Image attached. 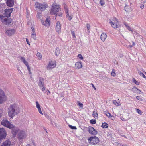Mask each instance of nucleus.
Here are the masks:
<instances>
[{
  "mask_svg": "<svg viewBox=\"0 0 146 146\" xmlns=\"http://www.w3.org/2000/svg\"><path fill=\"white\" fill-rule=\"evenodd\" d=\"M19 113V110L15 104H12L8 108V114L9 117L13 118L15 115Z\"/></svg>",
  "mask_w": 146,
  "mask_h": 146,
  "instance_id": "obj_1",
  "label": "nucleus"
},
{
  "mask_svg": "<svg viewBox=\"0 0 146 146\" xmlns=\"http://www.w3.org/2000/svg\"><path fill=\"white\" fill-rule=\"evenodd\" d=\"M88 142L90 144L94 145H97L99 144L100 142L99 138L95 136H91L88 139Z\"/></svg>",
  "mask_w": 146,
  "mask_h": 146,
  "instance_id": "obj_2",
  "label": "nucleus"
},
{
  "mask_svg": "<svg viewBox=\"0 0 146 146\" xmlns=\"http://www.w3.org/2000/svg\"><path fill=\"white\" fill-rule=\"evenodd\" d=\"M38 82V85L40 87L42 91L44 93H45L46 92H44L45 90V88L44 86V79L43 78L40 77L39 78Z\"/></svg>",
  "mask_w": 146,
  "mask_h": 146,
  "instance_id": "obj_3",
  "label": "nucleus"
},
{
  "mask_svg": "<svg viewBox=\"0 0 146 146\" xmlns=\"http://www.w3.org/2000/svg\"><path fill=\"white\" fill-rule=\"evenodd\" d=\"M60 8L58 5H52V6L51 12V13L52 15H54L57 12L60 11Z\"/></svg>",
  "mask_w": 146,
  "mask_h": 146,
  "instance_id": "obj_4",
  "label": "nucleus"
},
{
  "mask_svg": "<svg viewBox=\"0 0 146 146\" xmlns=\"http://www.w3.org/2000/svg\"><path fill=\"white\" fill-rule=\"evenodd\" d=\"M6 136V133L5 130L3 128H0V143L2 139L5 138Z\"/></svg>",
  "mask_w": 146,
  "mask_h": 146,
  "instance_id": "obj_5",
  "label": "nucleus"
},
{
  "mask_svg": "<svg viewBox=\"0 0 146 146\" xmlns=\"http://www.w3.org/2000/svg\"><path fill=\"white\" fill-rule=\"evenodd\" d=\"M1 124L2 125L9 128L10 127L13 126V125L11 124L6 119H3L2 120Z\"/></svg>",
  "mask_w": 146,
  "mask_h": 146,
  "instance_id": "obj_6",
  "label": "nucleus"
},
{
  "mask_svg": "<svg viewBox=\"0 0 146 146\" xmlns=\"http://www.w3.org/2000/svg\"><path fill=\"white\" fill-rule=\"evenodd\" d=\"M13 8L6 9L4 10V14L5 17H10L11 13L13 11Z\"/></svg>",
  "mask_w": 146,
  "mask_h": 146,
  "instance_id": "obj_7",
  "label": "nucleus"
},
{
  "mask_svg": "<svg viewBox=\"0 0 146 146\" xmlns=\"http://www.w3.org/2000/svg\"><path fill=\"white\" fill-rule=\"evenodd\" d=\"M6 100L5 96L3 91L0 89V104L2 103Z\"/></svg>",
  "mask_w": 146,
  "mask_h": 146,
  "instance_id": "obj_8",
  "label": "nucleus"
},
{
  "mask_svg": "<svg viewBox=\"0 0 146 146\" xmlns=\"http://www.w3.org/2000/svg\"><path fill=\"white\" fill-rule=\"evenodd\" d=\"M9 128L11 129V132L14 137L16 135L18 132L19 129L13 125L12 127H10Z\"/></svg>",
  "mask_w": 146,
  "mask_h": 146,
  "instance_id": "obj_9",
  "label": "nucleus"
},
{
  "mask_svg": "<svg viewBox=\"0 0 146 146\" xmlns=\"http://www.w3.org/2000/svg\"><path fill=\"white\" fill-rule=\"evenodd\" d=\"M88 129L89 133L92 135H95L98 133V132L92 127H88Z\"/></svg>",
  "mask_w": 146,
  "mask_h": 146,
  "instance_id": "obj_10",
  "label": "nucleus"
},
{
  "mask_svg": "<svg viewBox=\"0 0 146 146\" xmlns=\"http://www.w3.org/2000/svg\"><path fill=\"white\" fill-rule=\"evenodd\" d=\"M64 8L65 9L67 18L69 20H70L72 19V17L69 15L68 13V8L66 5H64Z\"/></svg>",
  "mask_w": 146,
  "mask_h": 146,
  "instance_id": "obj_11",
  "label": "nucleus"
},
{
  "mask_svg": "<svg viewBox=\"0 0 146 146\" xmlns=\"http://www.w3.org/2000/svg\"><path fill=\"white\" fill-rule=\"evenodd\" d=\"M56 65V64L53 62L52 61H50L47 67V69L50 70L51 69H52L55 67Z\"/></svg>",
  "mask_w": 146,
  "mask_h": 146,
  "instance_id": "obj_12",
  "label": "nucleus"
},
{
  "mask_svg": "<svg viewBox=\"0 0 146 146\" xmlns=\"http://www.w3.org/2000/svg\"><path fill=\"white\" fill-rule=\"evenodd\" d=\"M6 3L7 6L12 7L14 5V0H7Z\"/></svg>",
  "mask_w": 146,
  "mask_h": 146,
  "instance_id": "obj_13",
  "label": "nucleus"
},
{
  "mask_svg": "<svg viewBox=\"0 0 146 146\" xmlns=\"http://www.w3.org/2000/svg\"><path fill=\"white\" fill-rule=\"evenodd\" d=\"M61 25L59 21L57 22L56 27V30L57 32L59 33L61 31Z\"/></svg>",
  "mask_w": 146,
  "mask_h": 146,
  "instance_id": "obj_14",
  "label": "nucleus"
},
{
  "mask_svg": "<svg viewBox=\"0 0 146 146\" xmlns=\"http://www.w3.org/2000/svg\"><path fill=\"white\" fill-rule=\"evenodd\" d=\"M18 136L19 138L20 139H23L24 138L26 137V135L25 132L23 131H21L19 133L18 135Z\"/></svg>",
  "mask_w": 146,
  "mask_h": 146,
  "instance_id": "obj_15",
  "label": "nucleus"
},
{
  "mask_svg": "<svg viewBox=\"0 0 146 146\" xmlns=\"http://www.w3.org/2000/svg\"><path fill=\"white\" fill-rule=\"evenodd\" d=\"M15 32L14 29H10L6 30L5 33L7 34L9 36H11L14 34Z\"/></svg>",
  "mask_w": 146,
  "mask_h": 146,
  "instance_id": "obj_16",
  "label": "nucleus"
},
{
  "mask_svg": "<svg viewBox=\"0 0 146 146\" xmlns=\"http://www.w3.org/2000/svg\"><path fill=\"white\" fill-rule=\"evenodd\" d=\"M11 144L10 141L9 140H6L4 142L1 146H10Z\"/></svg>",
  "mask_w": 146,
  "mask_h": 146,
  "instance_id": "obj_17",
  "label": "nucleus"
},
{
  "mask_svg": "<svg viewBox=\"0 0 146 146\" xmlns=\"http://www.w3.org/2000/svg\"><path fill=\"white\" fill-rule=\"evenodd\" d=\"M42 24L46 27H48L50 26V21L48 18H47L44 22L42 21Z\"/></svg>",
  "mask_w": 146,
  "mask_h": 146,
  "instance_id": "obj_18",
  "label": "nucleus"
},
{
  "mask_svg": "<svg viewBox=\"0 0 146 146\" xmlns=\"http://www.w3.org/2000/svg\"><path fill=\"white\" fill-rule=\"evenodd\" d=\"M47 7L48 5L46 4H41L39 9H40V10L42 11H44L45 9Z\"/></svg>",
  "mask_w": 146,
  "mask_h": 146,
  "instance_id": "obj_19",
  "label": "nucleus"
},
{
  "mask_svg": "<svg viewBox=\"0 0 146 146\" xmlns=\"http://www.w3.org/2000/svg\"><path fill=\"white\" fill-rule=\"evenodd\" d=\"M76 68L80 69L82 67V65L81 62H77L75 64Z\"/></svg>",
  "mask_w": 146,
  "mask_h": 146,
  "instance_id": "obj_20",
  "label": "nucleus"
},
{
  "mask_svg": "<svg viewBox=\"0 0 146 146\" xmlns=\"http://www.w3.org/2000/svg\"><path fill=\"white\" fill-rule=\"evenodd\" d=\"M107 35L106 33H102L100 37L101 39L102 40L103 42L104 41L105 39L107 37Z\"/></svg>",
  "mask_w": 146,
  "mask_h": 146,
  "instance_id": "obj_21",
  "label": "nucleus"
},
{
  "mask_svg": "<svg viewBox=\"0 0 146 146\" xmlns=\"http://www.w3.org/2000/svg\"><path fill=\"white\" fill-rule=\"evenodd\" d=\"M110 23L113 28H116L118 27V25L117 24V23L116 22L115 23L110 21Z\"/></svg>",
  "mask_w": 146,
  "mask_h": 146,
  "instance_id": "obj_22",
  "label": "nucleus"
},
{
  "mask_svg": "<svg viewBox=\"0 0 146 146\" xmlns=\"http://www.w3.org/2000/svg\"><path fill=\"white\" fill-rule=\"evenodd\" d=\"M5 16H3V15H0V18H1V20L2 22H6L7 23V19L6 18L3 19V18H4L5 17Z\"/></svg>",
  "mask_w": 146,
  "mask_h": 146,
  "instance_id": "obj_23",
  "label": "nucleus"
},
{
  "mask_svg": "<svg viewBox=\"0 0 146 146\" xmlns=\"http://www.w3.org/2000/svg\"><path fill=\"white\" fill-rule=\"evenodd\" d=\"M59 48H56V50L55 51V55L56 56H58L60 53V50Z\"/></svg>",
  "mask_w": 146,
  "mask_h": 146,
  "instance_id": "obj_24",
  "label": "nucleus"
},
{
  "mask_svg": "<svg viewBox=\"0 0 146 146\" xmlns=\"http://www.w3.org/2000/svg\"><path fill=\"white\" fill-rule=\"evenodd\" d=\"M108 124L106 123H102L101 127L102 128H106L108 127Z\"/></svg>",
  "mask_w": 146,
  "mask_h": 146,
  "instance_id": "obj_25",
  "label": "nucleus"
},
{
  "mask_svg": "<svg viewBox=\"0 0 146 146\" xmlns=\"http://www.w3.org/2000/svg\"><path fill=\"white\" fill-rule=\"evenodd\" d=\"M31 37L35 40L36 39V35L35 33H32L31 34Z\"/></svg>",
  "mask_w": 146,
  "mask_h": 146,
  "instance_id": "obj_26",
  "label": "nucleus"
},
{
  "mask_svg": "<svg viewBox=\"0 0 146 146\" xmlns=\"http://www.w3.org/2000/svg\"><path fill=\"white\" fill-rule=\"evenodd\" d=\"M138 73L140 75V76H142L144 78H145L146 79V77L141 71L138 70Z\"/></svg>",
  "mask_w": 146,
  "mask_h": 146,
  "instance_id": "obj_27",
  "label": "nucleus"
},
{
  "mask_svg": "<svg viewBox=\"0 0 146 146\" xmlns=\"http://www.w3.org/2000/svg\"><path fill=\"white\" fill-rule=\"evenodd\" d=\"M96 121L95 119H92L90 121V123L94 124L96 123Z\"/></svg>",
  "mask_w": 146,
  "mask_h": 146,
  "instance_id": "obj_28",
  "label": "nucleus"
},
{
  "mask_svg": "<svg viewBox=\"0 0 146 146\" xmlns=\"http://www.w3.org/2000/svg\"><path fill=\"white\" fill-rule=\"evenodd\" d=\"M93 116L95 118H97L98 117V114L94 111L93 113Z\"/></svg>",
  "mask_w": 146,
  "mask_h": 146,
  "instance_id": "obj_29",
  "label": "nucleus"
},
{
  "mask_svg": "<svg viewBox=\"0 0 146 146\" xmlns=\"http://www.w3.org/2000/svg\"><path fill=\"white\" fill-rule=\"evenodd\" d=\"M133 82L137 85H139L140 83L136 80L135 78L133 79Z\"/></svg>",
  "mask_w": 146,
  "mask_h": 146,
  "instance_id": "obj_30",
  "label": "nucleus"
},
{
  "mask_svg": "<svg viewBox=\"0 0 146 146\" xmlns=\"http://www.w3.org/2000/svg\"><path fill=\"white\" fill-rule=\"evenodd\" d=\"M138 90L139 92H141V91L139 90V89L137 88L136 87L134 86L133 88H132V91L133 92H135L136 91H137V90Z\"/></svg>",
  "mask_w": 146,
  "mask_h": 146,
  "instance_id": "obj_31",
  "label": "nucleus"
},
{
  "mask_svg": "<svg viewBox=\"0 0 146 146\" xmlns=\"http://www.w3.org/2000/svg\"><path fill=\"white\" fill-rule=\"evenodd\" d=\"M113 103L115 105H116L119 106L120 105V102H117L116 100H115L114 101Z\"/></svg>",
  "mask_w": 146,
  "mask_h": 146,
  "instance_id": "obj_32",
  "label": "nucleus"
},
{
  "mask_svg": "<svg viewBox=\"0 0 146 146\" xmlns=\"http://www.w3.org/2000/svg\"><path fill=\"white\" fill-rule=\"evenodd\" d=\"M78 105L81 108H82L83 106V104L81 103L80 102L78 101Z\"/></svg>",
  "mask_w": 146,
  "mask_h": 146,
  "instance_id": "obj_33",
  "label": "nucleus"
},
{
  "mask_svg": "<svg viewBox=\"0 0 146 146\" xmlns=\"http://www.w3.org/2000/svg\"><path fill=\"white\" fill-rule=\"evenodd\" d=\"M35 5L36 7L37 8H38L39 9L40 7V5H41V4H40V3H39L38 2H36L35 3Z\"/></svg>",
  "mask_w": 146,
  "mask_h": 146,
  "instance_id": "obj_34",
  "label": "nucleus"
},
{
  "mask_svg": "<svg viewBox=\"0 0 146 146\" xmlns=\"http://www.w3.org/2000/svg\"><path fill=\"white\" fill-rule=\"evenodd\" d=\"M36 56L39 59L42 58V55L40 53L38 52L36 54Z\"/></svg>",
  "mask_w": 146,
  "mask_h": 146,
  "instance_id": "obj_35",
  "label": "nucleus"
},
{
  "mask_svg": "<svg viewBox=\"0 0 146 146\" xmlns=\"http://www.w3.org/2000/svg\"><path fill=\"white\" fill-rule=\"evenodd\" d=\"M12 21V19H7V21L6 24L7 25L10 24L11 23Z\"/></svg>",
  "mask_w": 146,
  "mask_h": 146,
  "instance_id": "obj_36",
  "label": "nucleus"
},
{
  "mask_svg": "<svg viewBox=\"0 0 146 146\" xmlns=\"http://www.w3.org/2000/svg\"><path fill=\"white\" fill-rule=\"evenodd\" d=\"M105 113L106 114V115L108 117H110L111 116V115L110 113H109L107 112L106 111H105Z\"/></svg>",
  "mask_w": 146,
  "mask_h": 146,
  "instance_id": "obj_37",
  "label": "nucleus"
},
{
  "mask_svg": "<svg viewBox=\"0 0 146 146\" xmlns=\"http://www.w3.org/2000/svg\"><path fill=\"white\" fill-rule=\"evenodd\" d=\"M100 3L101 6L103 5L105 3L104 0H100Z\"/></svg>",
  "mask_w": 146,
  "mask_h": 146,
  "instance_id": "obj_38",
  "label": "nucleus"
},
{
  "mask_svg": "<svg viewBox=\"0 0 146 146\" xmlns=\"http://www.w3.org/2000/svg\"><path fill=\"white\" fill-rule=\"evenodd\" d=\"M69 126L70 128L72 129H76V128L75 126H72L70 125H69Z\"/></svg>",
  "mask_w": 146,
  "mask_h": 146,
  "instance_id": "obj_39",
  "label": "nucleus"
},
{
  "mask_svg": "<svg viewBox=\"0 0 146 146\" xmlns=\"http://www.w3.org/2000/svg\"><path fill=\"white\" fill-rule=\"evenodd\" d=\"M115 75L116 74L115 72V70L114 69H113L112 72L111 73V75L113 76H115Z\"/></svg>",
  "mask_w": 146,
  "mask_h": 146,
  "instance_id": "obj_40",
  "label": "nucleus"
},
{
  "mask_svg": "<svg viewBox=\"0 0 146 146\" xmlns=\"http://www.w3.org/2000/svg\"><path fill=\"white\" fill-rule=\"evenodd\" d=\"M36 107L38 109L40 108V106L37 101L36 102Z\"/></svg>",
  "mask_w": 146,
  "mask_h": 146,
  "instance_id": "obj_41",
  "label": "nucleus"
},
{
  "mask_svg": "<svg viewBox=\"0 0 146 146\" xmlns=\"http://www.w3.org/2000/svg\"><path fill=\"white\" fill-rule=\"evenodd\" d=\"M137 112L139 114L141 115L142 114V111L139 109H136Z\"/></svg>",
  "mask_w": 146,
  "mask_h": 146,
  "instance_id": "obj_42",
  "label": "nucleus"
},
{
  "mask_svg": "<svg viewBox=\"0 0 146 146\" xmlns=\"http://www.w3.org/2000/svg\"><path fill=\"white\" fill-rule=\"evenodd\" d=\"M77 57L81 60H82L84 58L82 55H81V54H79L78 55Z\"/></svg>",
  "mask_w": 146,
  "mask_h": 146,
  "instance_id": "obj_43",
  "label": "nucleus"
},
{
  "mask_svg": "<svg viewBox=\"0 0 146 146\" xmlns=\"http://www.w3.org/2000/svg\"><path fill=\"white\" fill-rule=\"evenodd\" d=\"M41 16V13H38L37 15V18H40Z\"/></svg>",
  "mask_w": 146,
  "mask_h": 146,
  "instance_id": "obj_44",
  "label": "nucleus"
},
{
  "mask_svg": "<svg viewBox=\"0 0 146 146\" xmlns=\"http://www.w3.org/2000/svg\"><path fill=\"white\" fill-rule=\"evenodd\" d=\"M86 27H87V29L88 30H89L90 29V24H88V23H87L86 24Z\"/></svg>",
  "mask_w": 146,
  "mask_h": 146,
  "instance_id": "obj_45",
  "label": "nucleus"
},
{
  "mask_svg": "<svg viewBox=\"0 0 146 146\" xmlns=\"http://www.w3.org/2000/svg\"><path fill=\"white\" fill-rule=\"evenodd\" d=\"M71 34H72V35L73 37V38L75 37L76 36H75V35L74 32V31H71Z\"/></svg>",
  "mask_w": 146,
  "mask_h": 146,
  "instance_id": "obj_46",
  "label": "nucleus"
},
{
  "mask_svg": "<svg viewBox=\"0 0 146 146\" xmlns=\"http://www.w3.org/2000/svg\"><path fill=\"white\" fill-rule=\"evenodd\" d=\"M126 26L127 29L129 31H132V29L129 26H127L126 25Z\"/></svg>",
  "mask_w": 146,
  "mask_h": 146,
  "instance_id": "obj_47",
  "label": "nucleus"
},
{
  "mask_svg": "<svg viewBox=\"0 0 146 146\" xmlns=\"http://www.w3.org/2000/svg\"><path fill=\"white\" fill-rule=\"evenodd\" d=\"M38 110L39 112V113L41 114L42 115H43V113H42V111H41V108H38Z\"/></svg>",
  "mask_w": 146,
  "mask_h": 146,
  "instance_id": "obj_48",
  "label": "nucleus"
},
{
  "mask_svg": "<svg viewBox=\"0 0 146 146\" xmlns=\"http://www.w3.org/2000/svg\"><path fill=\"white\" fill-rule=\"evenodd\" d=\"M136 98L137 99L141 101L142 100L141 97L139 96H137Z\"/></svg>",
  "mask_w": 146,
  "mask_h": 146,
  "instance_id": "obj_49",
  "label": "nucleus"
},
{
  "mask_svg": "<svg viewBox=\"0 0 146 146\" xmlns=\"http://www.w3.org/2000/svg\"><path fill=\"white\" fill-rule=\"evenodd\" d=\"M21 60L23 62L24 61H25V59L24 57H21L20 58Z\"/></svg>",
  "mask_w": 146,
  "mask_h": 146,
  "instance_id": "obj_50",
  "label": "nucleus"
},
{
  "mask_svg": "<svg viewBox=\"0 0 146 146\" xmlns=\"http://www.w3.org/2000/svg\"><path fill=\"white\" fill-rule=\"evenodd\" d=\"M27 69H28L29 73L31 74V72L30 69L29 67V66H27Z\"/></svg>",
  "mask_w": 146,
  "mask_h": 146,
  "instance_id": "obj_51",
  "label": "nucleus"
},
{
  "mask_svg": "<svg viewBox=\"0 0 146 146\" xmlns=\"http://www.w3.org/2000/svg\"><path fill=\"white\" fill-rule=\"evenodd\" d=\"M23 62L26 65V66H29L28 65V62L26 60H25V61H24V62Z\"/></svg>",
  "mask_w": 146,
  "mask_h": 146,
  "instance_id": "obj_52",
  "label": "nucleus"
},
{
  "mask_svg": "<svg viewBox=\"0 0 146 146\" xmlns=\"http://www.w3.org/2000/svg\"><path fill=\"white\" fill-rule=\"evenodd\" d=\"M111 119L112 120H113L114 119H115V117L113 116L112 115H111V116L110 117Z\"/></svg>",
  "mask_w": 146,
  "mask_h": 146,
  "instance_id": "obj_53",
  "label": "nucleus"
},
{
  "mask_svg": "<svg viewBox=\"0 0 146 146\" xmlns=\"http://www.w3.org/2000/svg\"><path fill=\"white\" fill-rule=\"evenodd\" d=\"M56 16H62V14L61 13H58L56 15Z\"/></svg>",
  "mask_w": 146,
  "mask_h": 146,
  "instance_id": "obj_54",
  "label": "nucleus"
},
{
  "mask_svg": "<svg viewBox=\"0 0 146 146\" xmlns=\"http://www.w3.org/2000/svg\"><path fill=\"white\" fill-rule=\"evenodd\" d=\"M91 84L92 85V87L95 90H96V88L94 86V84H92V83Z\"/></svg>",
  "mask_w": 146,
  "mask_h": 146,
  "instance_id": "obj_55",
  "label": "nucleus"
},
{
  "mask_svg": "<svg viewBox=\"0 0 146 146\" xmlns=\"http://www.w3.org/2000/svg\"><path fill=\"white\" fill-rule=\"evenodd\" d=\"M31 28L32 30V31L33 33H35V32L34 31V28L33 27H31Z\"/></svg>",
  "mask_w": 146,
  "mask_h": 146,
  "instance_id": "obj_56",
  "label": "nucleus"
},
{
  "mask_svg": "<svg viewBox=\"0 0 146 146\" xmlns=\"http://www.w3.org/2000/svg\"><path fill=\"white\" fill-rule=\"evenodd\" d=\"M44 115H45V116L48 119L50 117L48 115H47V114H44Z\"/></svg>",
  "mask_w": 146,
  "mask_h": 146,
  "instance_id": "obj_57",
  "label": "nucleus"
},
{
  "mask_svg": "<svg viewBox=\"0 0 146 146\" xmlns=\"http://www.w3.org/2000/svg\"><path fill=\"white\" fill-rule=\"evenodd\" d=\"M26 42H27V44L29 45H30V44L29 42V40H28V39L27 38V39H26Z\"/></svg>",
  "mask_w": 146,
  "mask_h": 146,
  "instance_id": "obj_58",
  "label": "nucleus"
},
{
  "mask_svg": "<svg viewBox=\"0 0 146 146\" xmlns=\"http://www.w3.org/2000/svg\"><path fill=\"white\" fill-rule=\"evenodd\" d=\"M128 7V6H125V11H128L127 9V7Z\"/></svg>",
  "mask_w": 146,
  "mask_h": 146,
  "instance_id": "obj_59",
  "label": "nucleus"
},
{
  "mask_svg": "<svg viewBox=\"0 0 146 146\" xmlns=\"http://www.w3.org/2000/svg\"><path fill=\"white\" fill-rule=\"evenodd\" d=\"M144 5H141L140 7L141 8L143 9L144 8Z\"/></svg>",
  "mask_w": 146,
  "mask_h": 146,
  "instance_id": "obj_60",
  "label": "nucleus"
},
{
  "mask_svg": "<svg viewBox=\"0 0 146 146\" xmlns=\"http://www.w3.org/2000/svg\"><path fill=\"white\" fill-rule=\"evenodd\" d=\"M48 92L47 93V95H49V94L50 93V92L49 90H47Z\"/></svg>",
  "mask_w": 146,
  "mask_h": 146,
  "instance_id": "obj_61",
  "label": "nucleus"
},
{
  "mask_svg": "<svg viewBox=\"0 0 146 146\" xmlns=\"http://www.w3.org/2000/svg\"><path fill=\"white\" fill-rule=\"evenodd\" d=\"M135 44L134 42H133V45H135Z\"/></svg>",
  "mask_w": 146,
  "mask_h": 146,
  "instance_id": "obj_62",
  "label": "nucleus"
},
{
  "mask_svg": "<svg viewBox=\"0 0 146 146\" xmlns=\"http://www.w3.org/2000/svg\"><path fill=\"white\" fill-rule=\"evenodd\" d=\"M18 71H19V72L21 73H22V72L19 69H18Z\"/></svg>",
  "mask_w": 146,
  "mask_h": 146,
  "instance_id": "obj_63",
  "label": "nucleus"
},
{
  "mask_svg": "<svg viewBox=\"0 0 146 146\" xmlns=\"http://www.w3.org/2000/svg\"><path fill=\"white\" fill-rule=\"evenodd\" d=\"M26 146H31L29 144H28Z\"/></svg>",
  "mask_w": 146,
  "mask_h": 146,
  "instance_id": "obj_64",
  "label": "nucleus"
}]
</instances>
